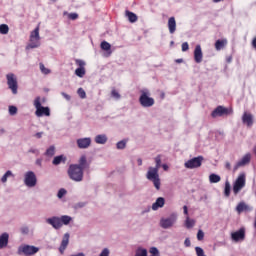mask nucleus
I'll return each instance as SVG.
<instances>
[{"label":"nucleus","mask_w":256,"mask_h":256,"mask_svg":"<svg viewBox=\"0 0 256 256\" xmlns=\"http://www.w3.org/2000/svg\"><path fill=\"white\" fill-rule=\"evenodd\" d=\"M126 17L128 18V21H130V23L137 22V14L133 12L126 11Z\"/></svg>","instance_id":"nucleus-28"},{"label":"nucleus","mask_w":256,"mask_h":256,"mask_svg":"<svg viewBox=\"0 0 256 256\" xmlns=\"http://www.w3.org/2000/svg\"><path fill=\"white\" fill-rule=\"evenodd\" d=\"M68 176L72 181L81 183L83 181V169L79 165L71 164L68 168Z\"/></svg>","instance_id":"nucleus-3"},{"label":"nucleus","mask_w":256,"mask_h":256,"mask_svg":"<svg viewBox=\"0 0 256 256\" xmlns=\"http://www.w3.org/2000/svg\"><path fill=\"white\" fill-rule=\"evenodd\" d=\"M225 115V107L218 106L216 109H214L211 113L212 119H219V117H223Z\"/></svg>","instance_id":"nucleus-20"},{"label":"nucleus","mask_w":256,"mask_h":256,"mask_svg":"<svg viewBox=\"0 0 256 256\" xmlns=\"http://www.w3.org/2000/svg\"><path fill=\"white\" fill-rule=\"evenodd\" d=\"M213 1V3H221V1H223V0H212Z\"/></svg>","instance_id":"nucleus-58"},{"label":"nucleus","mask_w":256,"mask_h":256,"mask_svg":"<svg viewBox=\"0 0 256 256\" xmlns=\"http://www.w3.org/2000/svg\"><path fill=\"white\" fill-rule=\"evenodd\" d=\"M100 48L102 49V51H105V57H111V54L113 53V51H111V44L107 41H102L100 44Z\"/></svg>","instance_id":"nucleus-23"},{"label":"nucleus","mask_w":256,"mask_h":256,"mask_svg":"<svg viewBox=\"0 0 256 256\" xmlns=\"http://www.w3.org/2000/svg\"><path fill=\"white\" fill-rule=\"evenodd\" d=\"M242 123L247 127H253V114L244 112L242 115Z\"/></svg>","instance_id":"nucleus-17"},{"label":"nucleus","mask_w":256,"mask_h":256,"mask_svg":"<svg viewBox=\"0 0 256 256\" xmlns=\"http://www.w3.org/2000/svg\"><path fill=\"white\" fill-rule=\"evenodd\" d=\"M175 223H177V214L173 213L169 217L160 220V227L162 229H171Z\"/></svg>","instance_id":"nucleus-10"},{"label":"nucleus","mask_w":256,"mask_h":256,"mask_svg":"<svg viewBox=\"0 0 256 256\" xmlns=\"http://www.w3.org/2000/svg\"><path fill=\"white\" fill-rule=\"evenodd\" d=\"M194 61L196 63H201L203 61V50L201 49V45H196L194 49Z\"/></svg>","instance_id":"nucleus-18"},{"label":"nucleus","mask_w":256,"mask_h":256,"mask_svg":"<svg viewBox=\"0 0 256 256\" xmlns=\"http://www.w3.org/2000/svg\"><path fill=\"white\" fill-rule=\"evenodd\" d=\"M162 169H164V171H167L169 169V166H167V164H163Z\"/></svg>","instance_id":"nucleus-57"},{"label":"nucleus","mask_w":256,"mask_h":256,"mask_svg":"<svg viewBox=\"0 0 256 256\" xmlns=\"http://www.w3.org/2000/svg\"><path fill=\"white\" fill-rule=\"evenodd\" d=\"M21 233H23V235H27V233H29V228L28 227L21 228Z\"/></svg>","instance_id":"nucleus-53"},{"label":"nucleus","mask_w":256,"mask_h":256,"mask_svg":"<svg viewBox=\"0 0 256 256\" xmlns=\"http://www.w3.org/2000/svg\"><path fill=\"white\" fill-rule=\"evenodd\" d=\"M8 111L9 115H17V106H9Z\"/></svg>","instance_id":"nucleus-42"},{"label":"nucleus","mask_w":256,"mask_h":256,"mask_svg":"<svg viewBox=\"0 0 256 256\" xmlns=\"http://www.w3.org/2000/svg\"><path fill=\"white\" fill-rule=\"evenodd\" d=\"M109 138L106 136V134H98L95 136L94 141L97 143V145H105Z\"/></svg>","instance_id":"nucleus-25"},{"label":"nucleus","mask_w":256,"mask_h":256,"mask_svg":"<svg viewBox=\"0 0 256 256\" xmlns=\"http://www.w3.org/2000/svg\"><path fill=\"white\" fill-rule=\"evenodd\" d=\"M125 147H127V140H121L116 143V148L118 150H123V149H125Z\"/></svg>","instance_id":"nucleus-35"},{"label":"nucleus","mask_w":256,"mask_h":256,"mask_svg":"<svg viewBox=\"0 0 256 256\" xmlns=\"http://www.w3.org/2000/svg\"><path fill=\"white\" fill-rule=\"evenodd\" d=\"M7 33H9V26L7 24H1L0 25V34L7 35Z\"/></svg>","instance_id":"nucleus-33"},{"label":"nucleus","mask_w":256,"mask_h":256,"mask_svg":"<svg viewBox=\"0 0 256 256\" xmlns=\"http://www.w3.org/2000/svg\"><path fill=\"white\" fill-rule=\"evenodd\" d=\"M33 105L36 109L35 115L36 117H50L51 116V109L49 107H44L41 105V97H36L34 99Z\"/></svg>","instance_id":"nucleus-5"},{"label":"nucleus","mask_w":256,"mask_h":256,"mask_svg":"<svg viewBox=\"0 0 256 256\" xmlns=\"http://www.w3.org/2000/svg\"><path fill=\"white\" fill-rule=\"evenodd\" d=\"M251 163V153L245 154L240 161H238L234 167V170L237 171L239 167H245V165H249Z\"/></svg>","instance_id":"nucleus-16"},{"label":"nucleus","mask_w":256,"mask_h":256,"mask_svg":"<svg viewBox=\"0 0 256 256\" xmlns=\"http://www.w3.org/2000/svg\"><path fill=\"white\" fill-rule=\"evenodd\" d=\"M229 193H231V186L229 185V183L225 184V196L229 197Z\"/></svg>","instance_id":"nucleus-47"},{"label":"nucleus","mask_w":256,"mask_h":256,"mask_svg":"<svg viewBox=\"0 0 256 256\" xmlns=\"http://www.w3.org/2000/svg\"><path fill=\"white\" fill-rule=\"evenodd\" d=\"M184 215H189V210L187 206H183Z\"/></svg>","instance_id":"nucleus-55"},{"label":"nucleus","mask_w":256,"mask_h":256,"mask_svg":"<svg viewBox=\"0 0 256 256\" xmlns=\"http://www.w3.org/2000/svg\"><path fill=\"white\" fill-rule=\"evenodd\" d=\"M75 63L78 65V68L75 70V75L80 77V79H83L85 77V65H87V63H85V61L82 59H76Z\"/></svg>","instance_id":"nucleus-13"},{"label":"nucleus","mask_w":256,"mask_h":256,"mask_svg":"<svg viewBox=\"0 0 256 256\" xmlns=\"http://www.w3.org/2000/svg\"><path fill=\"white\" fill-rule=\"evenodd\" d=\"M174 43H175V42L171 41V42H170V45H174Z\"/></svg>","instance_id":"nucleus-64"},{"label":"nucleus","mask_w":256,"mask_h":256,"mask_svg":"<svg viewBox=\"0 0 256 256\" xmlns=\"http://www.w3.org/2000/svg\"><path fill=\"white\" fill-rule=\"evenodd\" d=\"M149 253L151 254V256H161L157 247H151L149 249Z\"/></svg>","instance_id":"nucleus-37"},{"label":"nucleus","mask_w":256,"mask_h":256,"mask_svg":"<svg viewBox=\"0 0 256 256\" xmlns=\"http://www.w3.org/2000/svg\"><path fill=\"white\" fill-rule=\"evenodd\" d=\"M168 31L170 35H173L177 31V21H175V17L168 19Z\"/></svg>","instance_id":"nucleus-22"},{"label":"nucleus","mask_w":256,"mask_h":256,"mask_svg":"<svg viewBox=\"0 0 256 256\" xmlns=\"http://www.w3.org/2000/svg\"><path fill=\"white\" fill-rule=\"evenodd\" d=\"M226 167L229 169L231 167V164L227 163Z\"/></svg>","instance_id":"nucleus-61"},{"label":"nucleus","mask_w":256,"mask_h":256,"mask_svg":"<svg viewBox=\"0 0 256 256\" xmlns=\"http://www.w3.org/2000/svg\"><path fill=\"white\" fill-rule=\"evenodd\" d=\"M185 227L186 229H193V227H195V221L189 218V216L186 217Z\"/></svg>","instance_id":"nucleus-29"},{"label":"nucleus","mask_w":256,"mask_h":256,"mask_svg":"<svg viewBox=\"0 0 256 256\" xmlns=\"http://www.w3.org/2000/svg\"><path fill=\"white\" fill-rule=\"evenodd\" d=\"M245 183H246L245 173H241L233 185L234 195H237L239 193V191H241V189H243V187H245Z\"/></svg>","instance_id":"nucleus-12"},{"label":"nucleus","mask_w":256,"mask_h":256,"mask_svg":"<svg viewBox=\"0 0 256 256\" xmlns=\"http://www.w3.org/2000/svg\"><path fill=\"white\" fill-rule=\"evenodd\" d=\"M67 162V156L66 155H59L55 156L52 165H61V163H66Z\"/></svg>","instance_id":"nucleus-26"},{"label":"nucleus","mask_w":256,"mask_h":256,"mask_svg":"<svg viewBox=\"0 0 256 256\" xmlns=\"http://www.w3.org/2000/svg\"><path fill=\"white\" fill-rule=\"evenodd\" d=\"M231 239L234 243H241L245 239V228H240L238 231L231 233Z\"/></svg>","instance_id":"nucleus-14"},{"label":"nucleus","mask_w":256,"mask_h":256,"mask_svg":"<svg viewBox=\"0 0 256 256\" xmlns=\"http://www.w3.org/2000/svg\"><path fill=\"white\" fill-rule=\"evenodd\" d=\"M35 165H37V167H43V158H37L35 160Z\"/></svg>","instance_id":"nucleus-48"},{"label":"nucleus","mask_w":256,"mask_h":256,"mask_svg":"<svg viewBox=\"0 0 256 256\" xmlns=\"http://www.w3.org/2000/svg\"><path fill=\"white\" fill-rule=\"evenodd\" d=\"M6 81L8 85V89L13 93V95H17L19 84L17 82V76L13 73H8L6 75Z\"/></svg>","instance_id":"nucleus-9"},{"label":"nucleus","mask_w":256,"mask_h":256,"mask_svg":"<svg viewBox=\"0 0 256 256\" xmlns=\"http://www.w3.org/2000/svg\"><path fill=\"white\" fill-rule=\"evenodd\" d=\"M46 157H53L55 155V146H50L46 152H45Z\"/></svg>","instance_id":"nucleus-36"},{"label":"nucleus","mask_w":256,"mask_h":256,"mask_svg":"<svg viewBox=\"0 0 256 256\" xmlns=\"http://www.w3.org/2000/svg\"><path fill=\"white\" fill-rule=\"evenodd\" d=\"M165 207V198L159 197L152 204V211H158L159 209Z\"/></svg>","instance_id":"nucleus-24"},{"label":"nucleus","mask_w":256,"mask_h":256,"mask_svg":"<svg viewBox=\"0 0 256 256\" xmlns=\"http://www.w3.org/2000/svg\"><path fill=\"white\" fill-rule=\"evenodd\" d=\"M221 181V176L217 174H210L209 175V183H219Z\"/></svg>","instance_id":"nucleus-30"},{"label":"nucleus","mask_w":256,"mask_h":256,"mask_svg":"<svg viewBox=\"0 0 256 256\" xmlns=\"http://www.w3.org/2000/svg\"><path fill=\"white\" fill-rule=\"evenodd\" d=\"M91 141V137L79 138L76 140V144L78 149H89Z\"/></svg>","instance_id":"nucleus-15"},{"label":"nucleus","mask_w":256,"mask_h":256,"mask_svg":"<svg viewBox=\"0 0 256 256\" xmlns=\"http://www.w3.org/2000/svg\"><path fill=\"white\" fill-rule=\"evenodd\" d=\"M41 47V36L39 35V25L30 32L29 43L26 46V49H38Z\"/></svg>","instance_id":"nucleus-4"},{"label":"nucleus","mask_w":256,"mask_h":256,"mask_svg":"<svg viewBox=\"0 0 256 256\" xmlns=\"http://www.w3.org/2000/svg\"><path fill=\"white\" fill-rule=\"evenodd\" d=\"M204 238H205V232H203V230H199L197 233L198 241H203Z\"/></svg>","instance_id":"nucleus-45"},{"label":"nucleus","mask_w":256,"mask_h":256,"mask_svg":"<svg viewBox=\"0 0 256 256\" xmlns=\"http://www.w3.org/2000/svg\"><path fill=\"white\" fill-rule=\"evenodd\" d=\"M28 153H32L33 155H40L41 151L37 148L32 147L28 150Z\"/></svg>","instance_id":"nucleus-46"},{"label":"nucleus","mask_w":256,"mask_h":256,"mask_svg":"<svg viewBox=\"0 0 256 256\" xmlns=\"http://www.w3.org/2000/svg\"><path fill=\"white\" fill-rule=\"evenodd\" d=\"M46 223L48 225H51V227H53V229H55L56 231L61 229V227H63V225L67 226L71 223H73V217L69 216V215H62V216H52L50 218L46 219Z\"/></svg>","instance_id":"nucleus-1"},{"label":"nucleus","mask_w":256,"mask_h":256,"mask_svg":"<svg viewBox=\"0 0 256 256\" xmlns=\"http://www.w3.org/2000/svg\"><path fill=\"white\" fill-rule=\"evenodd\" d=\"M40 71L44 74V75H49V73H51V70L47 69L45 67V65L40 64Z\"/></svg>","instance_id":"nucleus-41"},{"label":"nucleus","mask_w":256,"mask_h":256,"mask_svg":"<svg viewBox=\"0 0 256 256\" xmlns=\"http://www.w3.org/2000/svg\"><path fill=\"white\" fill-rule=\"evenodd\" d=\"M139 103L142 107L149 108L155 105V99L151 98V92L148 89L140 91Z\"/></svg>","instance_id":"nucleus-6"},{"label":"nucleus","mask_w":256,"mask_h":256,"mask_svg":"<svg viewBox=\"0 0 256 256\" xmlns=\"http://www.w3.org/2000/svg\"><path fill=\"white\" fill-rule=\"evenodd\" d=\"M156 165L154 166V169H161V156H156L154 159Z\"/></svg>","instance_id":"nucleus-38"},{"label":"nucleus","mask_w":256,"mask_h":256,"mask_svg":"<svg viewBox=\"0 0 256 256\" xmlns=\"http://www.w3.org/2000/svg\"><path fill=\"white\" fill-rule=\"evenodd\" d=\"M69 233H65L61 242V245L59 247V251L61 253V255H63V253H65V249H67L68 245H69Z\"/></svg>","instance_id":"nucleus-21"},{"label":"nucleus","mask_w":256,"mask_h":256,"mask_svg":"<svg viewBox=\"0 0 256 256\" xmlns=\"http://www.w3.org/2000/svg\"><path fill=\"white\" fill-rule=\"evenodd\" d=\"M65 195H67V190H65L64 188H61L57 193L58 199H63Z\"/></svg>","instance_id":"nucleus-39"},{"label":"nucleus","mask_w":256,"mask_h":256,"mask_svg":"<svg viewBox=\"0 0 256 256\" xmlns=\"http://www.w3.org/2000/svg\"><path fill=\"white\" fill-rule=\"evenodd\" d=\"M225 47V41L224 40H217L215 43L216 51H221Z\"/></svg>","instance_id":"nucleus-34"},{"label":"nucleus","mask_w":256,"mask_h":256,"mask_svg":"<svg viewBox=\"0 0 256 256\" xmlns=\"http://www.w3.org/2000/svg\"><path fill=\"white\" fill-rule=\"evenodd\" d=\"M23 183L28 189H33L37 187V175L35 172L29 170L24 173Z\"/></svg>","instance_id":"nucleus-7"},{"label":"nucleus","mask_w":256,"mask_h":256,"mask_svg":"<svg viewBox=\"0 0 256 256\" xmlns=\"http://www.w3.org/2000/svg\"><path fill=\"white\" fill-rule=\"evenodd\" d=\"M182 51L183 52L189 51V43L187 42L182 43Z\"/></svg>","instance_id":"nucleus-49"},{"label":"nucleus","mask_w":256,"mask_h":256,"mask_svg":"<svg viewBox=\"0 0 256 256\" xmlns=\"http://www.w3.org/2000/svg\"><path fill=\"white\" fill-rule=\"evenodd\" d=\"M74 165H78V167H81V169L84 170L87 167V158L85 156H82L79 160V164Z\"/></svg>","instance_id":"nucleus-31"},{"label":"nucleus","mask_w":256,"mask_h":256,"mask_svg":"<svg viewBox=\"0 0 256 256\" xmlns=\"http://www.w3.org/2000/svg\"><path fill=\"white\" fill-rule=\"evenodd\" d=\"M176 63H183V59H177Z\"/></svg>","instance_id":"nucleus-59"},{"label":"nucleus","mask_w":256,"mask_h":256,"mask_svg":"<svg viewBox=\"0 0 256 256\" xmlns=\"http://www.w3.org/2000/svg\"><path fill=\"white\" fill-rule=\"evenodd\" d=\"M228 63H231V58H228Z\"/></svg>","instance_id":"nucleus-63"},{"label":"nucleus","mask_w":256,"mask_h":256,"mask_svg":"<svg viewBox=\"0 0 256 256\" xmlns=\"http://www.w3.org/2000/svg\"><path fill=\"white\" fill-rule=\"evenodd\" d=\"M52 3H56L57 2V0H50Z\"/></svg>","instance_id":"nucleus-62"},{"label":"nucleus","mask_w":256,"mask_h":256,"mask_svg":"<svg viewBox=\"0 0 256 256\" xmlns=\"http://www.w3.org/2000/svg\"><path fill=\"white\" fill-rule=\"evenodd\" d=\"M62 97L66 99V101H71V96L65 92H61Z\"/></svg>","instance_id":"nucleus-50"},{"label":"nucleus","mask_w":256,"mask_h":256,"mask_svg":"<svg viewBox=\"0 0 256 256\" xmlns=\"http://www.w3.org/2000/svg\"><path fill=\"white\" fill-rule=\"evenodd\" d=\"M237 213H243V211H251V207L245 204V202H240L236 207Z\"/></svg>","instance_id":"nucleus-27"},{"label":"nucleus","mask_w":256,"mask_h":256,"mask_svg":"<svg viewBox=\"0 0 256 256\" xmlns=\"http://www.w3.org/2000/svg\"><path fill=\"white\" fill-rule=\"evenodd\" d=\"M68 19H71V21H75V20L79 19V14H77V13H69L68 14Z\"/></svg>","instance_id":"nucleus-43"},{"label":"nucleus","mask_w":256,"mask_h":256,"mask_svg":"<svg viewBox=\"0 0 256 256\" xmlns=\"http://www.w3.org/2000/svg\"><path fill=\"white\" fill-rule=\"evenodd\" d=\"M184 246L185 247H191V239L186 238L185 241H184Z\"/></svg>","instance_id":"nucleus-51"},{"label":"nucleus","mask_w":256,"mask_h":256,"mask_svg":"<svg viewBox=\"0 0 256 256\" xmlns=\"http://www.w3.org/2000/svg\"><path fill=\"white\" fill-rule=\"evenodd\" d=\"M9 245V233L3 232L0 235V249H7Z\"/></svg>","instance_id":"nucleus-19"},{"label":"nucleus","mask_w":256,"mask_h":256,"mask_svg":"<svg viewBox=\"0 0 256 256\" xmlns=\"http://www.w3.org/2000/svg\"><path fill=\"white\" fill-rule=\"evenodd\" d=\"M36 253H39V247L37 246L22 244L18 247V255L32 256Z\"/></svg>","instance_id":"nucleus-8"},{"label":"nucleus","mask_w":256,"mask_h":256,"mask_svg":"<svg viewBox=\"0 0 256 256\" xmlns=\"http://www.w3.org/2000/svg\"><path fill=\"white\" fill-rule=\"evenodd\" d=\"M77 93L81 99H85V97H87V93H85V90L83 88H79L77 90Z\"/></svg>","instance_id":"nucleus-40"},{"label":"nucleus","mask_w":256,"mask_h":256,"mask_svg":"<svg viewBox=\"0 0 256 256\" xmlns=\"http://www.w3.org/2000/svg\"><path fill=\"white\" fill-rule=\"evenodd\" d=\"M111 96L114 98V99H121V94H119V92H117V90H112L111 91Z\"/></svg>","instance_id":"nucleus-44"},{"label":"nucleus","mask_w":256,"mask_h":256,"mask_svg":"<svg viewBox=\"0 0 256 256\" xmlns=\"http://www.w3.org/2000/svg\"><path fill=\"white\" fill-rule=\"evenodd\" d=\"M146 179L151 181L157 191L161 189V178L159 177V169L150 166L146 172Z\"/></svg>","instance_id":"nucleus-2"},{"label":"nucleus","mask_w":256,"mask_h":256,"mask_svg":"<svg viewBox=\"0 0 256 256\" xmlns=\"http://www.w3.org/2000/svg\"><path fill=\"white\" fill-rule=\"evenodd\" d=\"M41 137H43V132H38L35 134L36 139H41Z\"/></svg>","instance_id":"nucleus-54"},{"label":"nucleus","mask_w":256,"mask_h":256,"mask_svg":"<svg viewBox=\"0 0 256 256\" xmlns=\"http://www.w3.org/2000/svg\"><path fill=\"white\" fill-rule=\"evenodd\" d=\"M137 164L139 165V167H141V165H143V160L141 158H138Z\"/></svg>","instance_id":"nucleus-56"},{"label":"nucleus","mask_w":256,"mask_h":256,"mask_svg":"<svg viewBox=\"0 0 256 256\" xmlns=\"http://www.w3.org/2000/svg\"><path fill=\"white\" fill-rule=\"evenodd\" d=\"M0 133H5V129L4 128L0 129Z\"/></svg>","instance_id":"nucleus-60"},{"label":"nucleus","mask_w":256,"mask_h":256,"mask_svg":"<svg viewBox=\"0 0 256 256\" xmlns=\"http://www.w3.org/2000/svg\"><path fill=\"white\" fill-rule=\"evenodd\" d=\"M233 114V108H225V115Z\"/></svg>","instance_id":"nucleus-52"},{"label":"nucleus","mask_w":256,"mask_h":256,"mask_svg":"<svg viewBox=\"0 0 256 256\" xmlns=\"http://www.w3.org/2000/svg\"><path fill=\"white\" fill-rule=\"evenodd\" d=\"M203 165V156L194 157L184 163L186 169H197Z\"/></svg>","instance_id":"nucleus-11"},{"label":"nucleus","mask_w":256,"mask_h":256,"mask_svg":"<svg viewBox=\"0 0 256 256\" xmlns=\"http://www.w3.org/2000/svg\"><path fill=\"white\" fill-rule=\"evenodd\" d=\"M9 177H15L11 170L6 171V173L2 176L1 181L5 183Z\"/></svg>","instance_id":"nucleus-32"}]
</instances>
